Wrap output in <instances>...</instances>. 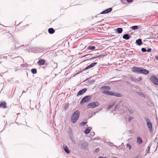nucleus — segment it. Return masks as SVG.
Returning a JSON list of instances; mask_svg holds the SVG:
<instances>
[{"instance_id":"obj_17","label":"nucleus","mask_w":158,"mask_h":158,"mask_svg":"<svg viewBox=\"0 0 158 158\" xmlns=\"http://www.w3.org/2000/svg\"><path fill=\"white\" fill-rule=\"evenodd\" d=\"M137 142L139 144H140L142 143V140L140 137L139 136L137 137Z\"/></svg>"},{"instance_id":"obj_28","label":"nucleus","mask_w":158,"mask_h":158,"mask_svg":"<svg viewBox=\"0 0 158 158\" xmlns=\"http://www.w3.org/2000/svg\"><path fill=\"white\" fill-rule=\"evenodd\" d=\"M132 29L133 30H136L138 28V27L137 26H134L131 27Z\"/></svg>"},{"instance_id":"obj_45","label":"nucleus","mask_w":158,"mask_h":158,"mask_svg":"<svg viewBox=\"0 0 158 158\" xmlns=\"http://www.w3.org/2000/svg\"><path fill=\"white\" fill-rule=\"evenodd\" d=\"M145 119L146 121L147 122H150V121L148 120V118H145Z\"/></svg>"},{"instance_id":"obj_32","label":"nucleus","mask_w":158,"mask_h":158,"mask_svg":"<svg viewBox=\"0 0 158 158\" xmlns=\"http://www.w3.org/2000/svg\"><path fill=\"white\" fill-rule=\"evenodd\" d=\"M139 95L142 97H143L144 98H145V95H144V94H143V93H140V92H139Z\"/></svg>"},{"instance_id":"obj_26","label":"nucleus","mask_w":158,"mask_h":158,"mask_svg":"<svg viewBox=\"0 0 158 158\" xmlns=\"http://www.w3.org/2000/svg\"><path fill=\"white\" fill-rule=\"evenodd\" d=\"M128 110L130 114H133L134 113V111L131 108H128Z\"/></svg>"},{"instance_id":"obj_5","label":"nucleus","mask_w":158,"mask_h":158,"mask_svg":"<svg viewBox=\"0 0 158 158\" xmlns=\"http://www.w3.org/2000/svg\"><path fill=\"white\" fill-rule=\"evenodd\" d=\"M141 67H134L132 68V71L134 72L138 73H140Z\"/></svg>"},{"instance_id":"obj_30","label":"nucleus","mask_w":158,"mask_h":158,"mask_svg":"<svg viewBox=\"0 0 158 158\" xmlns=\"http://www.w3.org/2000/svg\"><path fill=\"white\" fill-rule=\"evenodd\" d=\"M97 62H94V63H92L90 64V67H91V68H92L96 64H97Z\"/></svg>"},{"instance_id":"obj_40","label":"nucleus","mask_w":158,"mask_h":158,"mask_svg":"<svg viewBox=\"0 0 158 158\" xmlns=\"http://www.w3.org/2000/svg\"><path fill=\"white\" fill-rule=\"evenodd\" d=\"M133 118L132 117H129L128 118V121H130V120H131V119H132Z\"/></svg>"},{"instance_id":"obj_14","label":"nucleus","mask_w":158,"mask_h":158,"mask_svg":"<svg viewBox=\"0 0 158 158\" xmlns=\"http://www.w3.org/2000/svg\"><path fill=\"white\" fill-rule=\"evenodd\" d=\"M135 44L139 46H140L143 44V42L141 39H138L136 40Z\"/></svg>"},{"instance_id":"obj_42","label":"nucleus","mask_w":158,"mask_h":158,"mask_svg":"<svg viewBox=\"0 0 158 158\" xmlns=\"http://www.w3.org/2000/svg\"><path fill=\"white\" fill-rule=\"evenodd\" d=\"M128 2H130L132 1L133 0H126Z\"/></svg>"},{"instance_id":"obj_20","label":"nucleus","mask_w":158,"mask_h":158,"mask_svg":"<svg viewBox=\"0 0 158 158\" xmlns=\"http://www.w3.org/2000/svg\"><path fill=\"white\" fill-rule=\"evenodd\" d=\"M48 31L50 34H52L55 31L53 28H50L48 29Z\"/></svg>"},{"instance_id":"obj_16","label":"nucleus","mask_w":158,"mask_h":158,"mask_svg":"<svg viewBox=\"0 0 158 158\" xmlns=\"http://www.w3.org/2000/svg\"><path fill=\"white\" fill-rule=\"evenodd\" d=\"M63 147L64 151L67 153L69 154L70 153V151L69 150V149L67 146H65L64 145Z\"/></svg>"},{"instance_id":"obj_9","label":"nucleus","mask_w":158,"mask_h":158,"mask_svg":"<svg viewBox=\"0 0 158 158\" xmlns=\"http://www.w3.org/2000/svg\"><path fill=\"white\" fill-rule=\"evenodd\" d=\"M6 105L7 104L5 102H0V107H1L3 108H7Z\"/></svg>"},{"instance_id":"obj_4","label":"nucleus","mask_w":158,"mask_h":158,"mask_svg":"<svg viewBox=\"0 0 158 158\" xmlns=\"http://www.w3.org/2000/svg\"><path fill=\"white\" fill-rule=\"evenodd\" d=\"M91 97L89 95L83 97L80 102V104H82L83 103L88 102L90 100Z\"/></svg>"},{"instance_id":"obj_34","label":"nucleus","mask_w":158,"mask_h":158,"mask_svg":"<svg viewBox=\"0 0 158 158\" xmlns=\"http://www.w3.org/2000/svg\"><path fill=\"white\" fill-rule=\"evenodd\" d=\"M91 68V67H90V65H89L88 66H87L84 69H83V70H87L89 68Z\"/></svg>"},{"instance_id":"obj_33","label":"nucleus","mask_w":158,"mask_h":158,"mask_svg":"<svg viewBox=\"0 0 158 158\" xmlns=\"http://www.w3.org/2000/svg\"><path fill=\"white\" fill-rule=\"evenodd\" d=\"M68 108V106L67 105V104H65L64 106V109L66 110Z\"/></svg>"},{"instance_id":"obj_22","label":"nucleus","mask_w":158,"mask_h":158,"mask_svg":"<svg viewBox=\"0 0 158 158\" xmlns=\"http://www.w3.org/2000/svg\"><path fill=\"white\" fill-rule=\"evenodd\" d=\"M31 72L33 74H36L37 73L36 69H31Z\"/></svg>"},{"instance_id":"obj_37","label":"nucleus","mask_w":158,"mask_h":158,"mask_svg":"<svg viewBox=\"0 0 158 158\" xmlns=\"http://www.w3.org/2000/svg\"><path fill=\"white\" fill-rule=\"evenodd\" d=\"M126 146L127 148H129V149L130 150L131 148V146L130 144H127L126 145Z\"/></svg>"},{"instance_id":"obj_43","label":"nucleus","mask_w":158,"mask_h":158,"mask_svg":"<svg viewBox=\"0 0 158 158\" xmlns=\"http://www.w3.org/2000/svg\"><path fill=\"white\" fill-rule=\"evenodd\" d=\"M118 105L117 104L116 105L115 107V109H116L117 108H118Z\"/></svg>"},{"instance_id":"obj_41","label":"nucleus","mask_w":158,"mask_h":158,"mask_svg":"<svg viewBox=\"0 0 158 158\" xmlns=\"http://www.w3.org/2000/svg\"><path fill=\"white\" fill-rule=\"evenodd\" d=\"M99 151V149L98 148H97L95 151V152H97Z\"/></svg>"},{"instance_id":"obj_12","label":"nucleus","mask_w":158,"mask_h":158,"mask_svg":"<svg viewBox=\"0 0 158 158\" xmlns=\"http://www.w3.org/2000/svg\"><path fill=\"white\" fill-rule=\"evenodd\" d=\"M147 125L149 131H152V123L151 122H147Z\"/></svg>"},{"instance_id":"obj_38","label":"nucleus","mask_w":158,"mask_h":158,"mask_svg":"<svg viewBox=\"0 0 158 158\" xmlns=\"http://www.w3.org/2000/svg\"><path fill=\"white\" fill-rule=\"evenodd\" d=\"M152 49L150 48H148L147 50H146V52H151L152 51Z\"/></svg>"},{"instance_id":"obj_21","label":"nucleus","mask_w":158,"mask_h":158,"mask_svg":"<svg viewBox=\"0 0 158 158\" xmlns=\"http://www.w3.org/2000/svg\"><path fill=\"white\" fill-rule=\"evenodd\" d=\"M116 30L117 32L119 34L122 33L123 31V29L122 28H118L116 29Z\"/></svg>"},{"instance_id":"obj_48","label":"nucleus","mask_w":158,"mask_h":158,"mask_svg":"<svg viewBox=\"0 0 158 158\" xmlns=\"http://www.w3.org/2000/svg\"><path fill=\"white\" fill-rule=\"evenodd\" d=\"M81 71L80 72H79V73H81Z\"/></svg>"},{"instance_id":"obj_49","label":"nucleus","mask_w":158,"mask_h":158,"mask_svg":"<svg viewBox=\"0 0 158 158\" xmlns=\"http://www.w3.org/2000/svg\"><path fill=\"white\" fill-rule=\"evenodd\" d=\"M85 55V56H87V55Z\"/></svg>"},{"instance_id":"obj_47","label":"nucleus","mask_w":158,"mask_h":158,"mask_svg":"<svg viewBox=\"0 0 158 158\" xmlns=\"http://www.w3.org/2000/svg\"><path fill=\"white\" fill-rule=\"evenodd\" d=\"M114 158H118L117 157H114Z\"/></svg>"},{"instance_id":"obj_35","label":"nucleus","mask_w":158,"mask_h":158,"mask_svg":"<svg viewBox=\"0 0 158 158\" xmlns=\"http://www.w3.org/2000/svg\"><path fill=\"white\" fill-rule=\"evenodd\" d=\"M91 68V67H90V65H89L88 66H87L84 69H83V70H87L89 68Z\"/></svg>"},{"instance_id":"obj_6","label":"nucleus","mask_w":158,"mask_h":158,"mask_svg":"<svg viewBox=\"0 0 158 158\" xmlns=\"http://www.w3.org/2000/svg\"><path fill=\"white\" fill-rule=\"evenodd\" d=\"M80 145L82 148L84 149L88 147V143L85 142L83 141L81 142Z\"/></svg>"},{"instance_id":"obj_23","label":"nucleus","mask_w":158,"mask_h":158,"mask_svg":"<svg viewBox=\"0 0 158 158\" xmlns=\"http://www.w3.org/2000/svg\"><path fill=\"white\" fill-rule=\"evenodd\" d=\"M52 66L54 69L56 68L57 67V63L54 62L52 64Z\"/></svg>"},{"instance_id":"obj_13","label":"nucleus","mask_w":158,"mask_h":158,"mask_svg":"<svg viewBox=\"0 0 158 158\" xmlns=\"http://www.w3.org/2000/svg\"><path fill=\"white\" fill-rule=\"evenodd\" d=\"M45 60L43 59H40V60L38 62H37V63L38 65H43L45 63Z\"/></svg>"},{"instance_id":"obj_46","label":"nucleus","mask_w":158,"mask_h":158,"mask_svg":"<svg viewBox=\"0 0 158 158\" xmlns=\"http://www.w3.org/2000/svg\"><path fill=\"white\" fill-rule=\"evenodd\" d=\"M155 58L156 60H158V56H156Z\"/></svg>"},{"instance_id":"obj_36","label":"nucleus","mask_w":158,"mask_h":158,"mask_svg":"<svg viewBox=\"0 0 158 158\" xmlns=\"http://www.w3.org/2000/svg\"><path fill=\"white\" fill-rule=\"evenodd\" d=\"M141 51L143 52H146V49L145 48H141Z\"/></svg>"},{"instance_id":"obj_50","label":"nucleus","mask_w":158,"mask_h":158,"mask_svg":"<svg viewBox=\"0 0 158 158\" xmlns=\"http://www.w3.org/2000/svg\"><path fill=\"white\" fill-rule=\"evenodd\" d=\"M111 144H113V143H111Z\"/></svg>"},{"instance_id":"obj_39","label":"nucleus","mask_w":158,"mask_h":158,"mask_svg":"<svg viewBox=\"0 0 158 158\" xmlns=\"http://www.w3.org/2000/svg\"><path fill=\"white\" fill-rule=\"evenodd\" d=\"M113 106V105H109L108 106V109H110L111 108V107Z\"/></svg>"},{"instance_id":"obj_18","label":"nucleus","mask_w":158,"mask_h":158,"mask_svg":"<svg viewBox=\"0 0 158 158\" xmlns=\"http://www.w3.org/2000/svg\"><path fill=\"white\" fill-rule=\"evenodd\" d=\"M91 128L90 127H87L86 129L84 131V132L86 134H88L90 132L91 130Z\"/></svg>"},{"instance_id":"obj_1","label":"nucleus","mask_w":158,"mask_h":158,"mask_svg":"<svg viewBox=\"0 0 158 158\" xmlns=\"http://www.w3.org/2000/svg\"><path fill=\"white\" fill-rule=\"evenodd\" d=\"M80 116V111L79 110H76L74 111L71 117V122L74 123L79 118Z\"/></svg>"},{"instance_id":"obj_8","label":"nucleus","mask_w":158,"mask_h":158,"mask_svg":"<svg viewBox=\"0 0 158 158\" xmlns=\"http://www.w3.org/2000/svg\"><path fill=\"white\" fill-rule=\"evenodd\" d=\"M87 90L86 88H84L82 90H80L77 93V96H79L80 95H81L82 94L85 93Z\"/></svg>"},{"instance_id":"obj_7","label":"nucleus","mask_w":158,"mask_h":158,"mask_svg":"<svg viewBox=\"0 0 158 158\" xmlns=\"http://www.w3.org/2000/svg\"><path fill=\"white\" fill-rule=\"evenodd\" d=\"M149 71L141 67L140 72L139 73H142L145 75H147L149 73Z\"/></svg>"},{"instance_id":"obj_25","label":"nucleus","mask_w":158,"mask_h":158,"mask_svg":"<svg viewBox=\"0 0 158 158\" xmlns=\"http://www.w3.org/2000/svg\"><path fill=\"white\" fill-rule=\"evenodd\" d=\"M95 46H89L88 47V49L89 50H92L94 49H95Z\"/></svg>"},{"instance_id":"obj_2","label":"nucleus","mask_w":158,"mask_h":158,"mask_svg":"<svg viewBox=\"0 0 158 158\" xmlns=\"http://www.w3.org/2000/svg\"><path fill=\"white\" fill-rule=\"evenodd\" d=\"M99 103L98 102H94L89 103L87 106L89 107L88 108H94L99 106Z\"/></svg>"},{"instance_id":"obj_27","label":"nucleus","mask_w":158,"mask_h":158,"mask_svg":"<svg viewBox=\"0 0 158 158\" xmlns=\"http://www.w3.org/2000/svg\"><path fill=\"white\" fill-rule=\"evenodd\" d=\"M150 147H151L149 145L146 151V154H147V153H149V151H150Z\"/></svg>"},{"instance_id":"obj_24","label":"nucleus","mask_w":158,"mask_h":158,"mask_svg":"<svg viewBox=\"0 0 158 158\" xmlns=\"http://www.w3.org/2000/svg\"><path fill=\"white\" fill-rule=\"evenodd\" d=\"M102 56V55H99V56H98L93 57H92L90 59V60H92L94 59L97 58H98V57L99 58H100Z\"/></svg>"},{"instance_id":"obj_44","label":"nucleus","mask_w":158,"mask_h":158,"mask_svg":"<svg viewBox=\"0 0 158 158\" xmlns=\"http://www.w3.org/2000/svg\"><path fill=\"white\" fill-rule=\"evenodd\" d=\"M141 157L139 156H137L136 157H134V158H140Z\"/></svg>"},{"instance_id":"obj_29","label":"nucleus","mask_w":158,"mask_h":158,"mask_svg":"<svg viewBox=\"0 0 158 158\" xmlns=\"http://www.w3.org/2000/svg\"><path fill=\"white\" fill-rule=\"evenodd\" d=\"M113 95H112V96H115L117 97H120V94H119L113 93Z\"/></svg>"},{"instance_id":"obj_11","label":"nucleus","mask_w":158,"mask_h":158,"mask_svg":"<svg viewBox=\"0 0 158 158\" xmlns=\"http://www.w3.org/2000/svg\"><path fill=\"white\" fill-rule=\"evenodd\" d=\"M102 93L104 94L109 95H112L113 94L112 92L105 90L103 91Z\"/></svg>"},{"instance_id":"obj_10","label":"nucleus","mask_w":158,"mask_h":158,"mask_svg":"<svg viewBox=\"0 0 158 158\" xmlns=\"http://www.w3.org/2000/svg\"><path fill=\"white\" fill-rule=\"evenodd\" d=\"M112 8H109L103 11H102L101 13V14H106L108 13L109 12H110L112 10Z\"/></svg>"},{"instance_id":"obj_19","label":"nucleus","mask_w":158,"mask_h":158,"mask_svg":"<svg viewBox=\"0 0 158 158\" xmlns=\"http://www.w3.org/2000/svg\"><path fill=\"white\" fill-rule=\"evenodd\" d=\"M101 89H106L109 90L110 89V88L108 86H105L101 87Z\"/></svg>"},{"instance_id":"obj_31","label":"nucleus","mask_w":158,"mask_h":158,"mask_svg":"<svg viewBox=\"0 0 158 158\" xmlns=\"http://www.w3.org/2000/svg\"><path fill=\"white\" fill-rule=\"evenodd\" d=\"M87 123L86 122H82L80 123V125L81 126H84Z\"/></svg>"},{"instance_id":"obj_15","label":"nucleus","mask_w":158,"mask_h":158,"mask_svg":"<svg viewBox=\"0 0 158 158\" xmlns=\"http://www.w3.org/2000/svg\"><path fill=\"white\" fill-rule=\"evenodd\" d=\"M123 38L126 40H128L130 38V35L128 34H125L123 36Z\"/></svg>"},{"instance_id":"obj_3","label":"nucleus","mask_w":158,"mask_h":158,"mask_svg":"<svg viewBox=\"0 0 158 158\" xmlns=\"http://www.w3.org/2000/svg\"><path fill=\"white\" fill-rule=\"evenodd\" d=\"M151 81L155 85H158V79L157 77L153 75L151 76L150 77Z\"/></svg>"}]
</instances>
